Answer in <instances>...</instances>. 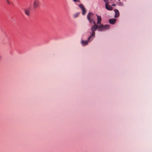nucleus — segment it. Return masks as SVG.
I'll list each match as a JSON object with an SVG mask.
<instances>
[{
  "label": "nucleus",
  "mask_w": 152,
  "mask_h": 152,
  "mask_svg": "<svg viewBox=\"0 0 152 152\" xmlns=\"http://www.w3.org/2000/svg\"><path fill=\"white\" fill-rule=\"evenodd\" d=\"M94 25L91 28V30L92 31L91 35L88 37V40L89 42L91 41L95 37V31L97 29L98 30L99 26L96 24L95 22L93 23Z\"/></svg>",
  "instance_id": "obj_1"
},
{
  "label": "nucleus",
  "mask_w": 152,
  "mask_h": 152,
  "mask_svg": "<svg viewBox=\"0 0 152 152\" xmlns=\"http://www.w3.org/2000/svg\"><path fill=\"white\" fill-rule=\"evenodd\" d=\"M94 14L91 12H89L87 16V19L88 20L90 23H92V22L94 23Z\"/></svg>",
  "instance_id": "obj_2"
},
{
  "label": "nucleus",
  "mask_w": 152,
  "mask_h": 152,
  "mask_svg": "<svg viewBox=\"0 0 152 152\" xmlns=\"http://www.w3.org/2000/svg\"><path fill=\"white\" fill-rule=\"evenodd\" d=\"M110 28V25L106 24L103 25V24H100L99 26L98 31H103L109 29Z\"/></svg>",
  "instance_id": "obj_3"
},
{
  "label": "nucleus",
  "mask_w": 152,
  "mask_h": 152,
  "mask_svg": "<svg viewBox=\"0 0 152 152\" xmlns=\"http://www.w3.org/2000/svg\"><path fill=\"white\" fill-rule=\"evenodd\" d=\"M40 6V3L39 0H34L33 4L34 10H35L38 8Z\"/></svg>",
  "instance_id": "obj_4"
},
{
  "label": "nucleus",
  "mask_w": 152,
  "mask_h": 152,
  "mask_svg": "<svg viewBox=\"0 0 152 152\" xmlns=\"http://www.w3.org/2000/svg\"><path fill=\"white\" fill-rule=\"evenodd\" d=\"M31 7L25 9L24 10L25 14L28 16H30L31 15Z\"/></svg>",
  "instance_id": "obj_5"
},
{
  "label": "nucleus",
  "mask_w": 152,
  "mask_h": 152,
  "mask_svg": "<svg viewBox=\"0 0 152 152\" xmlns=\"http://www.w3.org/2000/svg\"><path fill=\"white\" fill-rule=\"evenodd\" d=\"M79 6L82 10L83 15H84L86 13V10L84 6L82 4H79Z\"/></svg>",
  "instance_id": "obj_6"
},
{
  "label": "nucleus",
  "mask_w": 152,
  "mask_h": 152,
  "mask_svg": "<svg viewBox=\"0 0 152 152\" xmlns=\"http://www.w3.org/2000/svg\"><path fill=\"white\" fill-rule=\"evenodd\" d=\"M96 15L97 17V24L98 25H100L101 24V21L102 20V18L100 16L96 14Z\"/></svg>",
  "instance_id": "obj_7"
},
{
  "label": "nucleus",
  "mask_w": 152,
  "mask_h": 152,
  "mask_svg": "<svg viewBox=\"0 0 152 152\" xmlns=\"http://www.w3.org/2000/svg\"><path fill=\"white\" fill-rule=\"evenodd\" d=\"M105 8L109 10H113V7L109 5L108 3H105Z\"/></svg>",
  "instance_id": "obj_8"
},
{
  "label": "nucleus",
  "mask_w": 152,
  "mask_h": 152,
  "mask_svg": "<svg viewBox=\"0 0 152 152\" xmlns=\"http://www.w3.org/2000/svg\"><path fill=\"white\" fill-rule=\"evenodd\" d=\"M116 19H110L109 20V22L111 24H114L116 22Z\"/></svg>",
  "instance_id": "obj_9"
},
{
  "label": "nucleus",
  "mask_w": 152,
  "mask_h": 152,
  "mask_svg": "<svg viewBox=\"0 0 152 152\" xmlns=\"http://www.w3.org/2000/svg\"><path fill=\"white\" fill-rule=\"evenodd\" d=\"M114 11L115 12V15L114 16V17L115 18H117L118 17L119 15V13L118 10L117 9H114Z\"/></svg>",
  "instance_id": "obj_10"
},
{
  "label": "nucleus",
  "mask_w": 152,
  "mask_h": 152,
  "mask_svg": "<svg viewBox=\"0 0 152 152\" xmlns=\"http://www.w3.org/2000/svg\"><path fill=\"white\" fill-rule=\"evenodd\" d=\"M89 42L88 40L87 41L82 40L81 42V43L83 45H88V42Z\"/></svg>",
  "instance_id": "obj_11"
},
{
  "label": "nucleus",
  "mask_w": 152,
  "mask_h": 152,
  "mask_svg": "<svg viewBox=\"0 0 152 152\" xmlns=\"http://www.w3.org/2000/svg\"><path fill=\"white\" fill-rule=\"evenodd\" d=\"M118 5L120 6H123V4L122 2H119Z\"/></svg>",
  "instance_id": "obj_12"
},
{
  "label": "nucleus",
  "mask_w": 152,
  "mask_h": 152,
  "mask_svg": "<svg viewBox=\"0 0 152 152\" xmlns=\"http://www.w3.org/2000/svg\"><path fill=\"white\" fill-rule=\"evenodd\" d=\"M79 14V13L76 14L74 16L75 18H76L78 16Z\"/></svg>",
  "instance_id": "obj_13"
},
{
  "label": "nucleus",
  "mask_w": 152,
  "mask_h": 152,
  "mask_svg": "<svg viewBox=\"0 0 152 152\" xmlns=\"http://www.w3.org/2000/svg\"><path fill=\"white\" fill-rule=\"evenodd\" d=\"M105 2V3H108L109 4V2L108 0H103Z\"/></svg>",
  "instance_id": "obj_14"
},
{
  "label": "nucleus",
  "mask_w": 152,
  "mask_h": 152,
  "mask_svg": "<svg viewBox=\"0 0 152 152\" xmlns=\"http://www.w3.org/2000/svg\"><path fill=\"white\" fill-rule=\"evenodd\" d=\"M75 2H80V1L79 0H73Z\"/></svg>",
  "instance_id": "obj_15"
},
{
  "label": "nucleus",
  "mask_w": 152,
  "mask_h": 152,
  "mask_svg": "<svg viewBox=\"0 0 152 152\" xmlns=\"http://www.w3.org/2000/svg\"><path fill=\"white\" fill-rule=\"evenodd\" d=\"M7 2L8 4H10V3L8 0H7Z\"/></svg>",
  "instance_id": "obj_16"
},
{
  "label": "nucleus",
  "mask_w": 152,
  "mask_h": 152,
  "mask_svg": "<svg viewBox=\"0 0 152 152\" xmlns=\"http://www.w3.org/2000/svg\"><path fill=\"white\" fill-rule=\"evenodd\" d=\"M116 5V4H112V6H115Z\"/></svg>",
  "instance_id": "obj_17"
},
{
  "label": "nucleus",
  "mask_w": 152,
  "mask_h": 152,
  "mask_svg": "<svg viewBox=\"0 0 152 152\" xmlns=\"http://www.w3.org/2000/svg\"><path fill=\"white\" fill-rule=\"evenodd\" d=\"M2 58V56L0 54V60Z\"/></svg>",
  "instance_id": "obj_18"
}]
</instances>
